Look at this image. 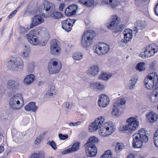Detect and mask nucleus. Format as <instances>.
Wrapping results in <instances>:
<instances>
[{
    "label": "nucleus",
    "instance_id": "51",
    "mask_svg": "<svg viewBox=\"0 0 158 158\" xmlns=\"http://www.w3.org/2000/svg\"><path fill=\"white\" fill-rule=\"evenodd\" d=\"M31 49L29 46L27 44H24L23 47V49L22 52H30Z\"/></svg>",
    "mask_w": 158,
    "mask_h": 158
},
{
    "label": "nucleus",
    "instance_id": "29",
    "mask_svg": "<svg viewBox=\"0 0 158 158\" xmlns=\"http://www.w3.org/2000/svg\"><path fill=\"white\" fill-rule=\"evenodd\" d=\"M31 6V3H30L27 8V10L31 15H34L36 13L38 8L36 6L32 8Z\"/></svg>",
    "mask_w": 158,
    "mask_h": 158
},
{
    "label": "nucleus",
    "instance_id": "13",
    "mask_svg": "<svg viewBox=\"0 0 158 158\" xmlns=\"http://www.w3.org/2000/svg\"><path fill=\"white\" fill-rule=\"evenodd\" d=\"M109 102V98L106 94H103L99 95L98 105L100 107H106L108 105Z\"/></svg>",
    "mask_w": 158,
    "mask_h": 158
},
{
    "label": "nucleus",
    "instance_id": "15",
    "mask_svg": "<svg viewBox=\"0 0 158 158\" xmlns=\"http://www.w3.org/2000/svg\"><path fill=\"white\" fill-rule=\"evenodd\" d=\"M85 151L87 156L93 157L95 156L97 153V149L95 145L86 144Z\"/></svg>",
    "mask_w": 158,
    "mask_h": 158
},
{
    "label": "nucleus",
    "instance_id": "64",
    "mask_svg": "<svg viewBox=\"0 0 158 158\" xmlns=\"http://www.w3.org/2000/svg\"><path fill=\"white\" fill-rule=\"evenodd\" d=\"M127 158H135L134 156L132 154H130L128 156Z\"/></svg>",
    "mask_w": 158,
    "mask_h": 158
},
{
    "label": "nucleus",
    "instance_id": "45",
    "mask_svg": "<svg viewBox=\"0 0 158 158\" xmlns=\"http://www.w3.org/2000/svg\"><path fill=\"white\" fill-rule=\"evenodd\" d=\"M144 63L143 62H141L138 63L136 66V68L137 70L139 71H142L145 70Z\"/></svg>",
    "mask_w": 158,
    "mask_h": 158
},
{
    "label": "nucleus",
    "instance_id": "39",
    "mask_svg": "<svg viewBox=\"0 0 158 158\" xmlns=\"http://www.w3.org/2000/svg\"><path fill=\"white\" fill-rule=\"evenodd\" d=\"M137 80L138 78L136 77L132 78L129 84V87L130 89H133L134 87L135 86Z\"/></svg>",
    "mask_w": 158,
    "mask_h": 158
},
{
    "label": "nucleus",
    "instance_id": "42",
    "mask_svg": "<svg viewBox=\"0 0 158 158\" xmlns=\"http://www.w3.org/2000/svg\"><path fill=\"white\" fill-rule=\"evenodd\" d=\"M38 106L35 105V102H31L26 105L25 107V109H37Z\"/></svg>",
    "mask_w": 158,
    "mask_h": 158
},
{
    "label": "nucleus",
    "instance_id": "57",
    "mask_svg": "<svg viewBox=\"0 0 158 158\" xmlns=\"http://www.w3.org/2000/svg\"><path fill=\"white\" fill-rule=\"evenodd\" d=\"M27 29H26L24 27H19L20 33L21 34H24L27 31Z\"/></svg>",
    "mask_w": 158,
    "mask_h": 158
},
{
    "label": "nucleus",
    "instance_id": "24",
    "mask_svg": "<svg viewBox=\"0 0 158 158\" xmlns=\"http://www.w3.org/2000/svg\"><path fill=\"white\" fill-rule=\"evenodd\" d=\"M99 72V69L97 66H91L87 70V73L89 75L94 76L97 75Z\"/></svg>",
    "mask_w": 158,
    "mask_h": 158
},
{
    "label": "nucleus",
    "instance_id": "3",
    "mask_svg": "<svg viewBox=\"0 0 158 158\" xmlns=\"http://www.w3.org/2000/svg\"><path fill=\"white\" fill-rule=\"evenodd\" d=\"M132 137V145L135 148H141L143 142L146 143L148 140V132L143 128L140 129L138 133L133 134Z\"/></svg>",
    "mask_w": 158,
    "mask_h": 158
},
{
    "label": "nucleus",
    "instance_id": "53",
    "mask_svg": "<svg viewBox=\"0 0 158 158\" xmlns=\"http://www.w3.org/2000/svg\"><path fill=\"white\" fill-rule=\"evenodd\" d=\"M30 52H22L21 56L23 58H27L29 56Z\"/></svg>",
    "mask_w": 158,
    "mask_h": 158
},
{
    "label": "nucleus",
    "instance_id": "47",
    "mask_svg": "<svg viewBox=\"0 0 158 158\" xmlns=\"http://www.w3.org/2000/svg\"><path fill=\"white\" fill-rule=\"evenodd\" d=\"M73 105L72 102H64L62 105L63 108L70 109L73 107Z\"/></svg>",
    "mask_w": 158,
    "mask_h": 158
},
{
    "label": "nucleus",
    "instance_id": "7",
    "mask_svg": "<svg viewBox=\"0 0 158 158\" xmlns=\"http://www.w3.org/2000/svg\"><path fill=\"white\" fill-rule=\"evenodd\" d=\"M62 68V64L60 60L56 59H52L49 62L48 69L50 74L58 73Z\"/></svg>",
    "mask_w": 158,
    "mask_h": 158
},
{
    "label": "nucleus",
    "instance_id": "19",
    "mask_svg": "<svg viewBox=\"0 0 158 158\" xmlns=\"http://www.w3.org/2000/svg\"><path fill=\"white\" fill-rule=\"evenodd\" d=\"M120 3V0H102L101 4L106 5L114 8L119 5Z\"/></svg>",
    "mask_w": 158,
    "mask_h": 158
},
{
    "label": "nucleus",
    "instance_id": "61",
    "mask_svg": "<svg viewBox=\"0 0 158 158\" xmlns=\"http://www.w3.org/2000/svg\"><path fill=\"white\" fill-rule=\"evenodd\" d=\"M149 0H136L135 1V4L136 5L138 4V3H139L140 2H148Z\"/></svg>",
    "mask_w": 158,
    "mask_h": 158
},
{
    "label": "nucleus",
    "instance_id": "25",
    "mask_svg": "<svg viewBox=\"0 0 158 158\" xmlns=\"http://www.w3.org/2000/svg\"><path fill=\"white\" fill-rule=\"evenodd\" d=\"M19 85L17 81L10 80L7 82V88L11 90H15L18 88Z\"/></svg>",
    "mask_w": 158,
    "mask_h": 158
},
{
    "label": "nucleus",
    "instance_id": "16",
    "mask_svg": "<svg viewBox=\"0 0 158 158\" xmlns=\"http://www.w3.org/2000/svg\"><path fill=\"white\" fill-rule=\"evenodd\" d=\"M44 21V19L40 15H36L32 18L30 28H32L38 26Z\"/></svg>",
    "mask_w": 158,
    "mask_h": 158
},
{
    "label": "nucleus",
    "instance_id": "23",
    "mask_svg": "<svg viewBox=\"0 0 158 158\" xmlns=\"http://www.w3.org/2000/svg\"><path fill=\"white\" fill-rule=\"evenodd\" d=\"M124 38L128 42L130 41L133 38L132 31L129 29H126L123 32Z\"/></svg>",
    "mask_w": 158,
    "mask_h": 158
},
{
    "label": "nucleus",
    "instance_id": "35",
    "mask_svg": "<svg viewBox=\"0 0 158 158\" xmlns=\"http://www.w3.org/2000/svg\"><path fill=\"white\" fill-rule=\"evenodd\" d=\"M116 144L115 148V151L116 152L118 153L124 149V145L123 143L119 142H117Z\"/></svg>",
    "mask_w": 158,
    "mask_h": 158
},
{
    "label": "nucleus",
    "instance_id": "52",
    "mask_svg": "<svg viewBox=\"0 0 158 158\" xmlns=\"http://www.w3.org/2000/svg\"><path fill=\"white\" fill-rule=\"evenodd\" d=\"M58 136L60 139L61 140H65L68 137V135L67 134L63 135L61 133L59 134Z\"/></svg>",
    "mask_w": 158,
    "mask_h": 158
},
{
    "label": "nucleus",
    "instance_id": "26",
    "mask_svg": "<svg viewBox=\"0 0 158 158\" xmlns=\"http://www.w3.org/2000/svg\"><path fill=\"white\" fill-rule=\"evenodd\" d=\"M147 118L149 119L151 123H153L158 119V115L153 112L148 113L146 115Z\"/></svg>",
    "mask_w": 158,
    "mask_h": 158
},
{
    "label": "nucleus",
    "instance_id": "32",
    "mask_svg": "<svg viewBox=\"0 0 158 158\" xmlns=\"http://www.w3.org/2000/svg\"><path fill=\"white\" fill-rule=\"evenodd\" d=\"M55 92V87L54 86H51L50 89L47 91L46 94L44 95V97L49 98L50 96H52L53 94Z\"/></svg>",
    "mask_w": 158,
    "mask_h": 158
},
{
    "label": "nucleus",
    "instance_id": "44",
    "mask_svg": "<svg viewBox=\"0 0 158 158\" xmlns=\"http://www.w3.org/2000/svg\"><path fill=\"white\" fill-rule=\"evenodd\" d=\"M52 53L54 55H58L60 53V49L58 47L52 48H50Z\"/></svg>",
    "mask_w": 158,
    "mask_h": 158
},
{
    "label": "nucleus",
    "instance_id": "46",
    "mask_svg": "<svg viewBox=\"0 0 158 158\" xmlns=\"http://www.w3.org/2000/svg\"><path fill=\"white\" fill-rule=\"evenodd\" d=\"M128 42H127L124 38L122 39L118 42V44L120 47L125 46Z\"/></svg>",
    "mask_w": 158,
    "mask_h": 158
},
{
    "label": "nucleus",
    "instance_id": "54",
    "mask_svg": "<svg viewBox=\"0 0 158 158\" xmlns=\"http://www.w3.org/2000/svg\"><path fill=\"white\" fill-rule=\"evenodd\" d=\"M113 106L114 107L116 108V109H118V107H120L121 105L120 104L118 100L115 102Z\"/></svg>",
    "mask_w": 158,
    "mask_h": 158
},
{
    "label": "nucleus",
    "instance_id": "1",
    "mask_svg": "<svg viewBox=\"0 0 158 158\" xmlns=\"http://www.w3.org/2000/svg\"><path fill=\"white\" fill-rule=\"evenodd\" d=\"M104 121V117H99L89 125V131L90 132H94L100 128L99 133L101 136L105 137L111 135L115 131L116 126L111 121L103 123Z\"/></svg>",
    "mask_w": 158,
    "mask_h": 158
},
{
    "label": "nucleus",
    "instance_id": "41",
    "mask_svg": "<svg viewBox=\"0 0 158 158\" xmlns=\"http://www.w3.org/2000/svg\"><path fill=\"white\" fill-rule=\"evenodd\" d=\"M112 76L111 74H108L105 73H102L99 76V78L104 80H107Z\"/></svg>",
    "mask_w": 158,
    "mask_h": 158
},
{
    "label": "nucleus",
    "instance_id": "49",
    "mask_svg": "<svg viewBox=\"0 0 158 158\" xmlns=\"http://www.w3.org/2000/svg\"><path fill=\"white\" fill-rule=\"evenodd\" d=\"M50 48H52L58 47L57 40L56 39H53L50 42Z\"/></svg>",
    "mask_w": 158,
    "mask_h": 158
},
{
    "label": "nucleus",
    "instance_id": "55",
    "mask_svg": "<svg viewBox=\"0 0 158 158\" xmlns=\"http://www.w3.org/2000/svg\"><path fill=\"white\" fill-rule=\"evenodd\" d=\"M120 104L121 105H124L126 103V100L124 98H122L118 99Z\"/></svg>",
    "mask_w": 158,
    "mask_h": 158
},
{
    "label": "nucleus",
    "instance_id": "33",
    "mask_svg": "<svg viewBox=\"0 0 158 158\" xmlns=\"http://www.w3.org/2000/svg\"><path fill=\"white\" fill-rule=\"evenodd\" d=\"M83 54L81 52L75 53L72 55V58L74 60H79L83 57Z\"/></svg>",
    "mask_w": 158,
    "mask_h": 158
},
{
    "label": "nucleus",
    "instance_id": "40",
    "mask_svg": "<svg viewBox=\"0 0 158 158\" xmlns=\"http://www.w3.org/2000/svg\"><path fill=\"white\" fill-rule=\"evenodd\" d=\"M112 154L110 150H108L106 151L105 153L102 155L100 157V158H111Z\"/></svg>",
    "mask_w": 158,
    "mask_h": 158
},
{
    "label": "nucleus",
    "instance_id": "17",
    "mask_svg": "<svg viewBox=\"0 0 158 158\" xmlns=\"http://www.w3.org/2000/svg\"><path fill=\"white\" fill-rule=\"evenodd\" d=\"M109 20L110 23L109 24L107 23L106 25L108 29H112L114 26L119 24L120 19L117 15H113L110 17Z\"/></svg>",
    "mask_w": 158,
    "mask_h": 158
},
{
    "label": "nucleus",
    "instance_id": "31",
    "mask_svg": "<svg viewBox=\"0 0 158 158\" xmlns=\"http://www.w3.org/2000/svg\"><path fill=\"white\" fill-rule=\"evenodd\" d=\"M79 2L88 7H91L93 4L94 0H78Z\"/></svg>",
    "mask_w": 158,
    "mask_h": 158
},
{
    "label": "nucleus",
    "instance_id": "60",
    "mask_svg": "<svg viewBox=\"0 0 158 158\" xmlns=\"http://www.w3.org/2000/svg\"><path fill=\"white\" fill-rule=\"evenodd\" d=\"M154 10L156 14L158 16V3L156 5Z\"/></svg>",
    "mask_w": 158,
    "mask_h": 158
},
{
    "label": "nucleus",
    "instance_id": "21",
    "mask_svg": "<svg viewBox=\"0 0 158 158\" xmlns=\"http://www.w3.org/2000/svg\"><path fill=\"white\" fill-rule=\"evenodd\" d=\"M80 143L78 142L73 143L71 148L67 149L62 152L63 154L64 155L77 151L80 147Z\"/></svg>",
    "mask_w": 158,
    "mask_h": 158
},
{
    "label": "nucleus",
    "instance_id": "58",
    "mask_svg": "<svg viewBox=\"0 0 158 158\" xmlns=\"http://www.w3.org/2000/svg\"><path fill=\"white\" fill-rule=\"evenodd\" d=\"M154 88L152 93L158 97V88L157 86H155Z\"/></svg>",
    "mask_w": 158,
    "mask_h": 158
},
{
    "label": "nucleus",
    "instance_id": "38",
    "mask_svg": "<svg viewBox=\"0 0 158 158\" xmlns=\"http://www.w3.org/2000/svg\"><path fill=\"white\" fill-rule=\"evenodd\" d=\"M119 130L123 132L127 133L128 134H129V133H131L130 131L128 124L126 125L120 126L119 128Z\"/></svg>",
    "mask_w": 158,
    "mask_h": 158
},
{
    "label": "nucleus",
    "instance_id": "14",
    "mask_svg": "<svg viewBox=\"0 0 158 158\" xmlns=\"http://www.w3.org/2000/svg\"><path fill=\"white\" fill-rule=\"evenodd\" d=\"M76 21L75 19H67L62 22V27L66 31L69 32L72 30L73 24L75 23Z\"/></svg>",
    "mask_w": 158,
    "mask_h": 158
},
{
    "label": "nucleus",
    "instance_id": "11",
    "mask_svg": "<svg viewBox=\"0 0 158 158\" xmlns=\"http://www.w3.org/2000/svg\"><path fill=\"white\" fill-rule=\"evenodd\" d=\"M36 31L34 30H32L30 31L29 33L27 35V37L29 42L32 45H44L45 43L44 44H41L40 42L37 39L36 36Z\"/></svg>",
    "mask_w": 158,
    "mask_h": 158
},
{
    "label": "nucleus",
    "instance_id": "10",
    "mask_svg": "<svg viewBox=\"0 0 158 158\" xmlns=\"http://www.w3.org/2000/svg\"><path fill=\"white\" fill-rule=\"evenodd\" d=\"M110 49V47L104 43L99 44L93 47L94 52L99 55H104L107 53Z\"/></svg>",
    "mask_w": 158,
    "mask_h": 158
},
{
    "label": "nucleus",
    "instance_id": "18",
    "mask_svg": "<svg viewBox=\"0 0 158 158\" xmlns=\"http://www.w3.org/2000/svg\"><path fill=\"white\" fill-rule=\"evenodd\" d=\"M77 9V6L73 4L69 6L65 10L64 13L66 15L71 16L76 14V10Z\"/></svg>",
    "mask_w": 158,
    "mask_h": 158
},
{
    "label": "nucleus",
    "instance_id": "2",
    "mask_svg": "<svg viewBox=\"0 0 158 158\" xmlns=\"http://www.w3.org/2000/svg\"><path fill=\"white\" fill-rule=\"evenodd\" d=\"M55 9L53 3L45 1L43 4L40 5L39 10L40 15L45 18H48L51 15L54 19H59L62 17L61 13L57 11L54 12Z\"/></svg>",
    "mask_w": 158,
    "mask_h": 158
},
{
    "label": "nucleus",
    "instance_id": "12",
    "mask_svg": "<svg viewBox=\"0 0 158 158\" xmlns=\"http://www.w3.org/2000/svg\"><path fill=\"white\" fill-rule=\"evenodd\" d=\"M126 123L128 124L131 133L138 127L139 122L136 117H132L129 118L127 119Z\"/></svg>",
    "mask_w": 158,
    "mask_h": 158
},
{
    "label": "nucleus",
    "instance_id": "34",
    "mask_svg": "<svg viewBox=\"0 0 158 158\" xmlns=\"http://www.w3.org/2000/svg\"><path fill=\"white\" fill-rule=\"evenodd\" d=\"M123 112V109H113L111 114L112 115L118 117L121 115Z\"/></svg>",
    "mask_w": 158,
    "mask_h": 158
},
{
    "label": "nucleus",
    "instance_id": "8",
    "mask_svg": "<svg viewBox=\"0 0 158 158\" xmlns=\"http://www.w3.org/2000/svg\"><path fill=\"white\" fill-rule=\"evenodd\" d=\"M95 35L94 31L92 30L86 31L82 37L81 40V45L84 47L89 46L93 42V39Z\"/></svg>",
    "mask_w": 158,
    "mask_h": 158
},
{
    "label": "nucleus",
    "instance_id": "59",
    "mask_svg": "<svg viewBox=\"0 0 158 158\" xmlns=\"http://www.w3.org/2000/svg\"><path fill=\"white\" fill-rule=\"evenodd\" d=\"M65 6V4L63 3L60 4L59 6V9L60 11H62Z\"/></svg>",
    "mask_w": 158,
    "mask_h": 158
},
{
    "label": "nucleus",
    "instance_id": "43",
    "mask_svg": "<svg viewBox=\"0 0 158 158\" xmlns=\"http://www.w3.org/2000/svg\"><path fill=\"white\" fill-rule=\"evenodd\" d=\"M149 99L152 102H156L158 101V97L152 93L149 96Z\"/></svg>",
    "mask_w": 158,
    "mask_h": 158
},
{
    "label": "nucleus",
    "instance_id": "27",
    "mask_svg": "<svg viewBox=\"0 0 158 158\" xmlns=\"http://www.w3.org/2000/svg\"><path fill=\"white\" fill-rule=\"evenodd\" d=\"M35 76L33 74H30L26 76L24 78L23 83L25 85H30L34 81Z\"/></svg>",
    "mask_w": 158,
    "mask_h": 158
},
{
    "label": "nucleus",
    "instance_id": "5",
    "mask_svg": "<svg viewBox=\"0 0 158 158\" xmlns=\"http://www.w3.org/2000/svg\"><path fill=\"white\" fill-rule=\"evenodd\" d=\"M145 87L151 89L157 86L158 88V76L156 73L149 74L145 78L144 81Z\"/></svg>",
    "mask_w": 158,
    "mask_h": 158
},
{
    "label": "nucleus",
    "instance_id": "6",
    "mask_svg": "<svg viewBox=\"0 0 158 158\" xmlns=\"http://www.w3.org/2000/svg\"><path fill=\"white\" fill-rule=\"evenodd\" d=\"M139 56L143 59L151 57L158 51V46L155 44H152L146 48H143Z\"/></svg>",
    "mask_w": 158,
    "mask_h": 158
},
{
    "label": "nucleus",
    "instance_id": "20",
    "mask_svg": "<svg viewBox=\"0 0 158 158\" xmlns=\"http://www.w3.org/2000/svg\"><path fill=\"white\" fill-rule=\"evenodd\" d=\"M146 22L145 21L138 20L135 24V27L133 28V32L136 34L139 30L144 28L146 27Z\"/></svg>",
    "mask_w": 158,
    "mask_h": 158
},
{
    "label": "nucleus",
    "instance_id": "48",
    "mask_svg": "<svg viewBox=\"0 0 158 158\" xmlns=\"http://www.w3.org/2000/svg\"><path fill=\"white\" fill-rule=\"evenodd\" d=\"M47 144L50 145L54 150H56L57 149V148L56 146V144L53 140L49 141L47 143Z\"/></svg>",
    "mask_w": 158,
    "mask_h": 158
},
{
    "label": "nucleus",
    "instance_id": "50",
    "mask_svg": "<svg viewBox=\"0 0 158 158\" xmlns=\"http://www.w3.org/2000/svg\"><path fill=\"white\" fill-rule=\"evenodd\" d=\"M20 7V6H19L18 7L16 8V9L12 11L8 16V18L9 19L11 18H12L14 17L15 14H16L17 11V9H18Z\"/></svg>",
    "mask_w": 158,
    "mask_h": 158
},
{
    "label": "nucleus",
    "instance_id": "36",
    "mask_svg": "<svg viewBox=\"0 0 158 158\" xmlns=\"http://www.w3.org/2000/svg\"><path fill=\"white\" fill-rule=\"evenodd\" d=\"M98 139L94 136L90 137L89 139L86 143L87 144H91L95 145L98 142Z\"/></svg>",
    "mask_w": 158,
    "mask_h": 158
},
{
    "label": "nucleus",
    "instance_id": "37",
    "mask_svg": "<svg viewBox=\"0 0 158 158\" xmlns=\"http://www.w3.org/2000/svg\"><path fill=\"white\" fill-rule=\"evenodd\" d=\"M34 64V62L33 61L29 62L27 64V70L28 72L31 73L34 72L35 67Z\"/></svg>",
    "mask_w": 158,
    "mask_h": 158
},
{
    "label": "nucleus",
    "instance_id": "30",
    "mask_svg": "<svg viewBox=\"0 0 158 158\" xmlns=\"http://www.w3.org/2000/svg\"><path fill=\"white\" fill-rule=\"evenodd\" d=\"M45 152L44 151H40L37 153H35L31 155L30 158H44Z\"/></svg>",
    "mask_w": 158,
    "mask_h": 158
},
{
    "label": "nucleus",
    "instance_id": "22",
    "mask_svg": "<svg viewBox=\"0 0 158 158\" xmlns=\"http://www.w3.org/2000/svg\"><path fill=\"white\" fill-rule=\"evenodd\" d=\"M90 86L97 91L103 90L106 88L105 84L100 82L92 83L91 84Z\"/></svg>",
    "mask_w": 158,
    "mask_h": 158
},
{
    "label": "nucleus",
    "instance_id": "63",
    "mask_svg": "<svg viewBox=\"0 0 158 158\" xmlns=\"http://www.w3.org/2000/svg\"><path fill=\"white\" fill-rule=\"evenodd\" d=\"M4 151V148L3 146H0V153H2Z\"/></svg>",
    "mask_w": 158,
    "mask_h": 158
},
{
    "label": "nucleus",
    "instance_id": "56",
    "mask_svg": "<svg viewBox=\"0 0 158 158\" xmlns=\"http://www.w3.org/2000/svg\"><path fill=\"white\" fill-rule=\"evenodd\" d=\"M41 138L42 137L41 136H39L37 137L35 141V144L37 145L39 144L40 143Z\"/></svg>",
    "mask_w": 158,
    "mask_h": 158
},
{
    "label": "nucleus",
    "instance_id": "62",
    "mask_svg": "<svg viewBox=\"0 0 158 158\" xmlns=\"http://www.w3.org/2000/svg\"><path fill=\"white\" fill-rule=\"evenodd\" d=\"M81 123V121H78L76 123H74V126H77L80 125Z\"/></svg>",
    "mask_w": 158,
    "mask_h": 158
},
{
    "label": "nucleus",
    "instance_id": "28",
    "mask_svg": "<svg viewBox=\"0 0 158 158\" xmlns=\"http://www.w3.org/2000/svg\"><path fill=\"white\" fill-rule=\"evenodd\" d=\"M125 25L123 24H121L119 25L117 24L114 26L113 28L112 29H109L110 30H113V32L118 33L121 32L125 28Z\"/></svg>",
    "mask_w": 158,
    "mask_h": 158
},
{
    "label": "nucleus",
    "instance_id": "9",
    "mask_svg": "<svg viewBox=\"0 0 158 158\" xmlns=\"http://www.w3.org/2000/svg\"><path fill=\"white\" fill-rule=\"evenodd\" d=\"M23 100L20 94H17L13 96L10 99L9 105L11 109H20L22 105L20 104V101Z\"/></svg>",
    "mask_w": 158,
    "mask_h": 158
},
{
    "label": "nucleus",
    "instance_id": "4",
    "mask_svg": "<svg viewBox=\"0 0 158 158\" xmlns=\"http://www.w3.org/2000/svg\"><path fill=\"white\" fill-rule=\"evenodd\" d=\"M24 64L22 58L19 56L13 57L10 59L7 63V66L10 70L15 71L22 70Z\"/></svg>",
    "mask_w": 158,
    "mask_h": 158
}]
</instances>
